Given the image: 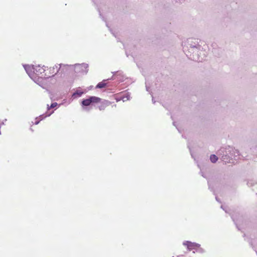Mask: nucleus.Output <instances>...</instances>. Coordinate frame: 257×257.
I'll return each instance as SVG.
<instances>
[{"mask_svg":"<svg viewBox=\"0 0 257 257\" xmlns=\"http://www.w3.org/2000/svg\"><path fill=\"white\" fill-rule=\"evenodd\" d=\"M24 67L29 76L32 78V76L34 75L35 73V66L34 65H25Z\"/></svg>","mask_w":257,"mask_h":257,"instance_id":"6e6552de","label":"nucleus"},{"mask_svg":"<svg viewBox=\"0 0 257 257\" xmlns=\"http://www.w3.org/2000/svg\"><path fill=\"white\" fill-rule=\"evenodd\" d=\"M247 185L252 188V190L253 192L257 194V182L251 179L247 181Z\"/></svg>","mask_w":257,"mask_h":257,"instance_id":"1a4fd4ad","label":"nucleus"},{"mask_svg":"<svg viewBox=\"0 0 257 257\" xmlns=\"http://www.w3.org/2000/svg\"><path fill=\"white\" fill-rule=\"evenodd\" d=\"M84 93L83 91H82L79 89H77L72 94V97L76 98L77 97H80Z\"/></svg>","mask_w":257,"mask_h":257,"instance_id":"f8f14e48","label":"nucleus"},{"mask_svg":"<svg viewBox=\"0 0 257 257\" xmlns=\"http://www.w3.org/2000/svg\"><path fill=\"white\" fill-rule=\"evenodd\" d=\"M216 154L219 159L225 164L234 163L235 161L240 159L238 150L230 146L220 148L217 151Z\"/></svg>","mask_w":257,"mask_h":257,"instance_id":"f03ea898","label":"nucleus"},{"mask_svg":"<svg viewBox=\"0 0 257 257\" xmlns=\"http://www.w3.org/2000/svg\"><path fill=\"white\" fill-rule=\"evenodd\" d=\"M43 79L42 77H39L36 80H35V82L36 83H37L38 85H39L40 86H41L42 83V81Z\"/></svg>","mask_w":257,"mask_h":257,"instance_id":"f3484780","label":"nucleus"},{"mask_svg":"<svg viewBox=\"0 0 257 257\" xmlns=\"http://www.w3.org/2000/svg\"><path fill=\"white\" fill-rule=\"evenodd\" d=\"M128 98L127 97H126V100H128Z\"/></svg>","mask_w":257,"mask_h":257,"instance_id":"7c9ffc66","label":"nucleus"},{"mask_svg":"<svg viewBox=\"0 0 257 257\" xmlns=\"http://www.w3.org/2000/svg\"><path fill=\"white\" fill-rule=\"evenodd\" d=\"M146 87L147 91H149V87L147 86V85H146Z\"/></svg>","mask_w":257,"mask_h":257,"instance_id":"393cba45","label":"nucleus"},{"mask_svg":"<svg viewBox=\"0 0 257 257\" xmlns=\"http://www.w3.org/2000/svg\"><path fill=\"white\" fill-rule=\"evenodd\" d=\"M218 159H219V157L214 154L211 155L210 156V161L213 163H216Z\"/></svg>","mask_w":257,"mask_h":257,"instance_id":"4468645a","label":"nucleus"},{"mask_svg":"<svg viewBox=\"0 0 257 257\" xmlns=\"http://www.w3.org/2000/svg\"><path fill=\"white\" fill-rule=\"evenodd\" d=\"M215 199H216V200L217 202H219V203H221V201H220V200L218 198V197H217V196H216V197H215Z\"/></svg>","mask_w":257,"mask_h":257,"instance_id":"4be33fe9","label":"nucleus"},{"mask_svg":"<svg viewBox=\"0 0 257 257\" xmlns=\"http://www.w3.org/2000/svg\"><path fill=\"white\" fill-rule=\"evenodd\" d=\"M4 123H5V121H3V122H2V124H4Z\"/></svg>","mask_w":257,"mask_h":257,"instance_id":"c756f323","label":"nucleus"},{"mask_svg":"<svg viewBox=\"0 0 257 257\" xmlns=\"http://www.w3.org/2000/svg\"><path fill=\"white\" fill-rule=\"evenodd\" d=\"M197 248H198V249H197V251H198V252L201 253H203L205 252V250L203 248L200 247V246L199 247H197Z\"/></svg>","mask_w":257,"mask_h":257,"instance_id":"412c9836","label":"nucleus"},{"mask_svg":"<svg viewBox=\"0 0 257 257\" xmlns=\"http://www.w3.org/2000/svg\"><path fill=\"white\" fill-rule=\"evenodd\" d=\"M175 123H176L175 122H173V125L175 126H176Z\"/></svg>","mask_w":257,"mask_h":257,"instance_id":"cd10ccee","label":"nucleus"},{"mask_svg":"<svg viewBox=\"0 0 257 257\" xmlns=\"http://www.w3.org/2000/svg\"><path fill=\"white\" fill-rule=\"evenodd\" d=\"M40 121V120H36V121H35V124H38L39 123Z\"/></svg>","mask_w":257,"mask_h":257,"instance_id":"b1692460","label":"nucleus"},{"mask_svg":"<svg viewBox=\"0 0 257 257\" xmlns=\"http://www.w3.org/2000/svg\"><path fill=\"white\" fill-rule=\"evenodd\" d=\"M216 178H209L207 180L208 188L211 191H213L214 193V187L218 186V183L216 180Z\"/></svg>","mask_w":257,"mask_h":257,"instance_id":"423d86ee","label":"nucleus"},{"mask_svg":"<svg viewBox=\"0 0 257 257\" xmlns=\"http://www.w3.org/2000/svg\"><path fill=\"white\" fill-rule=\"evenodd\" d=\"M197 40L189 38L183 44V51L186 56L190 60L197 62H202L204 60L201 56L204 51Z\"/></svg>","mask_w":257,"mask_h":257,"instance_id":"f257e3e1","label":"nucleus"},{"mask_svg":"<svg viewBox=\"0 0 257 257\" xmlns=\"http://www.w3.org/2000/svg\"><path fill=\"white\" fill-rule=\"evenodd\" d=\"M68 65H65L63 64H59L58 65H55L54 66L50 68V74H53L52 76H49L46 77V78H49L53 77L55 74H57L59 71H61V72L63 71V68H61L62 67H66L68 66Z\"/></svg>","mask_w":257,"mask_h":257,"instance_id":"39448f33","label":"nucleus"},{"mask_svg":"<svg viewBox=\"0 0 257 257\" xmlns=\"http://www.w3.org/2000/svg\"><path fill=\"white\" fill-rule=\"evenodd\" d=\"M45 71V69L43 68H40L39 65L38 66H35V73L37 72V73H42V72H44Z\"/></svg>","mask_w":257,"mask_h":257,"instance_id":"2eb2a0df","label":"nucleus"},{"mask_svg":"<svg viewBox=\"0 0 257 257\" xmlns=\"http://www.w3.org/2000/svg\"><path fill=\"white\" fill-rule=\"evenodd\" d=\"M113 75H114V74H113ZM114 79H115V77H114V75H113L110 78L107 79L106 80H113Z\"/></svg>","mask_w":257,"mask_h":257,"instance_id":"5701e85b","label":"nucleus"},{"mask_svg":"<svg viewBox=\"0 0 257 257\" xmlns=\"http://www.w3.org/2000/svg\"><path fill=\"white\" fill-rule=\"evenodd\" d=\"M176 128H177L178 131L179 132H180V130H179V129L177 126H176Z\"/></svg>","mask_w":257,"mask_h":257,"instance_id":"bb28decb","label":"nucleus"},{"mask_svg":"<svg viewBox=\"0 0 257 257\" xmlns=\"http://www.w3.org/2000/svg\"><path fill=\"white\" fill-rule=\"evenodd\" d=\"M221 208L226 213H228L229 209L227 207L222 205L221 206Z\"/></svg>","mask_w":257,"mask_h":257,"instance_id":"aec40b11","label":"nucleus"},{"mask_svg":"<svg viewBox=\"0 0 257 257\" xmlns=\"http://www.w3.org/2000/svg\"><path fill=\"white\" fill-rule=\"evenodd\" d=\"M58 105L57 103V102H53L52 103L50 106H49V105H47L48 107H47V108H48V110H49L50 108H53L54 107H55L57 105Z\"/></svg>","mask_w":257,"mask_h":257,"instance_id":"a211bd4d","label":"nucleus"},{"mask_svg":"<svg viewBox=\"0 0 257 257\" xmlns=\"http://www.w3.org/2000/svg\"><path fill=\"white\" fill-rule=\"evenodd\" d=\"M101 98L96 96H90L88 98L83 99L81 102L82 106H88L93 103H98L100 101Z\"/></svg>","mask_w":257,"mask_h":257,"instance_id":"20e7f679","label":"nucleus"},{"mask_svg":"<svg viewBox=\"0 0 257 257\" xmlns=\"http://www.w3.org/2000/svg\"><path fill=\"white\" fill-rule=\"evenodd\" d=\"M73 66L74 67V71L76 73L86 75L88 71L89 65L87 63L75 64Z\"/></svg>","mask_w":257,"mask_h":257,"instance_id":"7ed1b4c3","label":"nucleus"},{"mask_svg":"<svg viewBox=\"0 0 257 257\" xmlns=\"http://www.w3.org/2000/svg\"><path fill=\"white\" fill-rule=\"evenodd\" d=\"M231 218H232V220L233 221V222L235 224V225L236 226V227L238 228V230H240V229L238 227L237 221V220H235V219L234 216L233 215H231Z\"/></svg>","mask_w":257,"mask_h":257,"instance_id":"6ab92c4d","label":"nucleus"},{"mask_svg":"<svg viewBox=\"0 0 257 257\" xmlns=\"http://www.w3.org/2000/svg\"><path fill=\"white\" fill-rule=\"evenodd\" d=\"M107 80H103L102 81L100 82H99L96 86V88H104L107 84L105 82V81H106Z\"/></svg>","mask_w":257,"mask_h":257,"instance_id":"ddd939ff","label":"nucleus"},{"mask_svg":"<svg viewBox=\"0 0 257 257\" xmlns=\"http://www.w3.org/2000/svg\"><path fill=\"white\" fill-rule=\"evenodd\" d=\"M110 104V101L106 100L102 101L101 103L98 106V108L100 110H104L106 106L109 105Z\"/></svg>","mask_w":257,"mask_h":257,"instance_id":"9d476101","label":"nucleus"},{"mask_svg":"<svg viewBox=\"0 0 257 257\" xmlns=\"http://www.w3.org/2000/svg\"><path fill=\"white\" fill-rule=\"evenodd\" d=\"M53 111H52L51 113H49V114H48L47 115H45V114H42V115H40L39 116V119L40 120H43L44 118H45L47 116H49L53 112Z\"/></svg>","mask_w":257,"mask_h":257,"instance_id":"dca6fc26","label":"nucleus"},{"mask_svg":"<svg viewBox=\"0 0 257 257\" xmlns=\"http://www.w3.org/2000/svg\"><path fill=\"white\" fill-rule=\"evenodd\" d=\"M152 102H153V103L154 104L156 102V101H155V100L154 99V97H153V96H152Z\"/></svg>","mask_w":257,"mask_h":257,"instance_id":"a878e982","label":"nucleus"},{"mask_svg":"<svg viewBox=\"0 0 257 257\" xmlns=\"http://www.w3.org/2000/svg\"><path fill=\"white\" fill-rule=\"evenodd\" d=\"M124 98H125V97H123L122 98V99H123V101H125V100H124Z\"/></svg>","mask_w":257,"mask_h":257,"instance_id":"c85d7f7f","label":"nucleus"},{"mask_svg":"<svg viewBox=\"0 0 257 257\" xmlns=\"http://www.w3.org/2000/svg\"><path fill=\"white\" fill-rule=\"evenodd\" d=\"M183 244L186 246L188 250H191L193 249H195L200 246V244L196 242H192L190 241H184Z\"/></svg>","mask_w":257,"mask_h":257,"instance_id":"0eeeda50","label":"nucleus"},{"mask_svg":"<svg viewBox=\"0 0 257 257\" xmlns=\"http://www.w3.org/2000/svg\"><path fill=\"white\" fill-rule=\"evenodd\" d=\"M113 74L116 75L118 80L119 81H123L124 79V76H123V72L121 71H118L112 72Z\"/></svg>","mask_w":257,"mask_h":257,"instance_id":"9b49d317","label":"nucleus"}]
</instances>
